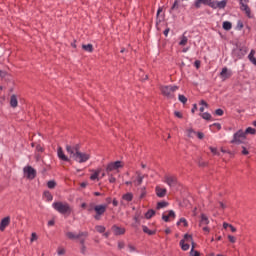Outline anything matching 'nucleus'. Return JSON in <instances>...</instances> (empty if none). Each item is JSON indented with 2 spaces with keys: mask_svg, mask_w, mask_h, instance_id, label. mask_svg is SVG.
I'll use <instances>...</instances> for the list:
<instances>
[{
  "mask_svg": "<svg viewBox=\"0 0 256 256\" xmlns=\"http://www.w3.org/2000/svg\"><path fill=\"white\" fill-rule=\"evenodd\" d=\"M237 29H238L239 31H241V29H243V22H242V21H238V23H237Z\"/></svg>",
  "mask_w": 256,
  "mask_h": 256,
  "instance_id": "680f3d73",
  "label": "nucleus"
},
{
  "mask_svg": "<svg viewBox=\"0 0 256 256\" xmlns=\"http://www.w3.org/2000/svg\"><path fill=\"white\" fill-rule=\"evenodd\" d=\"M180 247L182 251H189V244H185V240H180Z\"/></svg>",
  "mask_w": 256,
  "mask_h": 256,
  "instance_id": "cd10ccee",
  "label": "nucleus"
},
{
  "mask_svg": "<svg viewBox=\"0 0 256 256\" xmlns=\"http://www.w3.org/2000/svg\"><path fill=\"white\" fill-rule=\"evenodd\" d=\"M24 175H26L27 179H35L37 177V170H35L31 166H26L23 168Z\"/></svg>",
  "mask_w": 256,
  "mask_h": 256,
  "instance_id": "6e6552de",
  "label": "nucleus"
},
{
  "mask_svg": "<svg viewBox=\"0 0 256 256\" xmlns=\"http://www.w3.org/2000/svg\"><path fill=\"white\" fill-rule=\"evenodd\" d=\"M17 105H19V101L17 100V95L13 94L10 97V106L15 109L17 108Z\"/></svg>",
  "mask_w": 256,
  "mask_h": 256,
  "instance_id": "a211bd4d",
  "label": "nucleus"
},
{
  "mask_svg": "<svg viewBox=\"0 0 256 256\" xmlns=\"http://www.w3.org/2000/svg\"><path fill=\"white\" fill-rule=\"evenodd\" d=\"M114 235H125V228H121L117 225L112 226Z\"/></svg>",
  "mask_w": 256,
  "mask_h": 256,
  "instance_id": "f3484780",
  "label": "nucleus"
},
{
  "mask_svg": "<svg viewBox=\"0 0 256 256\" xmlns=\"http://www.w3.org/2000/svg\"><path fill=\"white\" fill-rule=\"evenodd\" d=\"M203 225H209V218L205 214H201L200 219V227H203Z\"/></svg>",
  "mask_w": 256,
  "mask_h": 256,
  "instance_id": "6ab92c4d",
  "label": "nucleus"
},
{
  "mask_svg": "<svg viewBox=\"0 0 256 256\" xmlns=\"http://www.w3.org/2000/svg\"><path fill=\"white\" fill-rule=\"evenodd\" d=\"M122 199L124 200V201H133V193H131V192H128V193H126V194H124L123 196H122Z\"/></svg>",
  "mask_w": 256,
  "mask_h": 256,
  "instance_id": "a878e982",
  "label": "nucleus"
},
{
  "mask_svg": "<svg viewBox=\"0 0 256 256\" xmlns=\"http://www.w3.org/2000/svg\"><path fill=\"white\" fill-rule=\"evenodd\" d=\"M196 135H197L198 139H204L205 138V134L203 132H196Z\"/></svg>",
  "mask_w": 256,
  "mask_h": 256,
  "instance_id": "6e6d98bb",
  "label": "nucleus"
},
{
  "mask_svg": "<svg viewBox=\"0 0 256 256\" xmlns=\"http://www.w3.org/2000/svg\"><path fill=\"white\" fill-rule=\"evenodd\" d=\"M79 239V241H80V245L81 246H85V239H87V237H80V238H78Z\"/></svg>",
  "mask_w": 256,
  "mask_h": 256,
  "instance_id": "13d9d810",
  "label": "nucleus"
},
{
  "mask_svg": "<svg viewBox=\"0 0 256 256\" xmlns=\"http://www.w3.org/2000/svg\"><path fill=\"white\" fill-rule=\"evenodd\" d=\"M189 41V39L187 38V36H185V33L182 35L181 40L179 42V45L181 47H185V45H187V42Z\"/></svg>",
  "mask_w": 256,
  "mask_h": 256,
  "instance_id": "bb28decb",
  "label": "nucleus"
},
{
  "mask_svg": "<svg viewBox=\"0 0 256 256\" xmlns=\"http://www.w3.org/2000/svg\"><path fill=\"white\" fill-rule=\"evenodd\" d=\"M47 187L48 189H55V187H57V183L54 180H50L47 183Z\"/></svg>",
  "mask_w": 256,
  "mask_h": 256,
  "instance_id": "c9c22d12",
  "label": "nucleus"
},
{
  "mask_svg": "<svg viewBox=\"0 0 256 256\" xmlns=\"http://www.w3.org/2000/svg\"><path fill=\"white\" fill-rule=\"evenodd\" d=\"M66 151L69 153L70 157L72 155H75V153H80L81 152V146L79 144H75L74 146L71 145H66Z\"/></svg>",
  "mask_w": 256,
  "mask_h": 256,
  "instance_id": "9d476101",
  "label": "nucleus"
},
{
  "mask_svg": "<svg viewBox=\"0 0 256 256\" xmlns=\"http://www.w3.org/2000/svg\"><path fill=\"white\" fill-rule=\"evenodd\" d=\"M210 151H211V153H213L214 155H220L219 152L217 151V148L210 147Z\"/></svg>",
  "mask_w": 256,
  "mask_h": 256,
  "instance_id": "052dcab7",
  "label": "nucleus"
},
{
  "mask_svg": "<svg viewBox=\"0 0 256 256\" xmlns=\"http://www.w3.org/2000/svg\"><path fill=\"white\" fill-rule=\"evenodd\" d=\"M174 115H175V117H177L178 119H183V114H182L181 112H179V111H175V112H174Z\"/></svg>",
  "mask_w": 256,
  "mask_h": 256,
  "instance_id": "3c124183",
  "label": "nucleus"
},
{
  "mask_svg": "<svg viewBox=\"0 0 256 256\" xmlns=\"http://www.w3.org/2000/svg\"><path fill=\"white\" fill-rule=\"evenodd\" d=\"M142 231L144 233H147V235H155L156 231L155 230H150L147 226L143 225L142 226Z\"/></svg>",
  "mask_w": 256,
  "mask_h": 256,
  "instance_id": "393cba45",
  "label": "nucleus"
},
{
  "mask_svg": "<svg viewBox=\"0 0 256 256\" xmlns=\"http://www.w3.org/2000/svg\"><path fill=\"white\" fill-rule=\"evenodd\" d=\"M240 5H241L240 9L245 12V14L247 15V17H249V19H251V8H249V6L247 5V2L240 1Z\"/></svg>",
  "mask_w": 256,
  "mask_h": 256,
  "instance_id": "ddd939ff",
  "label": "nucleus"
},
{
  "mask_svg": "<svg viewBox=\"0 0 256 256\" xmlns=\"http://www.w3.org/2000/svg\"><path fill=\"white\" fill-rule=\"evenodd\" d=\"M137 179H136V185L139 186L141 183H143V179H145V176L141 174V172H136Z\"/></svg>",
  "mask_w": 256,
  "mask_h": 256,
  "instance_id": "4be33fe9",
  "label": "nucleus"
},
{
  "mask_svg": "<svg viewBox=\"0 0 256 256\" xmlns=\"http://www.w3.org/2000/svg\"><path fill=\"white\" fill-rule=\"evenodd\" d=\"M66 237H68V239H71V240L81 239V237H89V232H87V231L81 232L80 231L78 234H75L73 232H67Z\"/></svg>",
  "mask_w": 256,
  "mask_h": 256,
  "instance_id": "1a4fd4ad",
  "label": "nucleus"
},
{
  "mask_svg": "<svg viewBox=\"0 0 256 256\" xmlns=\"http://www.w3.org/2000/svg\"><path fill=\"white\" fill-rule=\"evenodd\" d=\"M44 197L47 199V201H53V195H51V192L45 191Z\"/></svg>",
  "mask_w": 256,
  "mask_h": 256,
  "instance_id": "58836bf2",
  "label": "nucleus"
},
{
  "mask_svg": "<svg viewBox=\"0 0 256 256\" xmlns=\"http://www.w3.org/2000/svg\"><path fill=\"white\" fill-rule=\"evenodd\" d=\"M97 207V205H95V203H90V204H88V206H87V211L89 212V213H93V211H95V208Z\"/></svg>",
  "mask_w": 256,
  "mask_h": 256,
  "instance_id": "f704fd0d",
  "label": "nucleus"
},
{
  "mask_svg": "<svg viewBox=\"0 0 256 256\" xmlns=\"http://www.w3.org/2000/svg\"><path fill=\"white\" fill-rule=\"evenodd\" d=\"M168 216H169V219H170V218H171V219H175V211L170 210V211L168 212Z\"/></svg>",
  "mask_w": 256,
  "mask_h": 256,
  "instance_id": "864d4df0",
  "label": "nucleus"
},
{
  "mask_svg": "<svg viewBox=\"0 0 256 256\" xmlns=\"http://www.w3.org/2000/svg\"><path fill=\"white\" fill-rule=\"evenodd\" d=\"M101 173V169H98L90 176L91 181H95V179H99V174Z\"/></svg>",
  "mask_w": 256,
  "mask_h": 256,
  "instance_id": "7c9ffc66",
  "label": "nucleus"
},
{
  "mask_svg": "<svg viewBox=\"0 0 256 256\" xmlns=\"http://www.w3.org/2000/svg\"><path fill=\"white\" fill-rule=\"evenodd\" d=\"M177 9H179V0H175L172 7H171V11H176Z\"/></svg>",
  "mask_w": 256,
  "mask_h": 256,
  "instance_id": "79ce46f5",
  "label": "nucleus"
},
{
  "mask_svg": "<svg viewBox=\"0 0 256 256\" xmlns=\"http://www.w3.org/2000/svg\"><path fill=\"white\" fill-rule=\"evenodd\" d=\"M247 135L245 134V131L243 130H238L234 135L233 139L231 140V143L236 144V145H241L243 141H245Z\"/></svg>",
  "mask_w": 256,
  "mask_h": 256,
  "instance_id": "20e7f679",
  "label": "nucleus"
},
{
  "mask_svg": "<svg viewBox=\"0 0 256 256\" xmlns=\"http://www.w3.org/2000/svg\"><path fill=\"white\" fill-rule=\"evenodd\" d=\"M122 163L123 162H121V161L109 163L106 167V173L109 175V173H111V171H117V169H121L123 167Z\"/></svg>",
  "mask_w": 256,
  "mask_h": 256,
  "instance_id": "0eeeda50",
  "label": "nucleus"
},
{
  "mask_svg": "<svg viewBox=\"0 0 256 256\" xmlns=\"http://www.w3.org/2000/svg\"><path fill=\"white\" fill-rule=\"evenodd\" d=\"M95 229L98 233H105V226L97 225Z\"/></svg>",
  "mask_w": 256,
  "mask_h": 256,
  "instance_id": "a19ab883",
  "label": "nucleus"
},
{
  "mask_svg": "<svg viewBox=\"0 0 256 256\" xmlns=\"http://www.w3.org/2000/svg\"><path fill=\"white\" fill-rule=\"evenodd\" d=\"M153 215H155V210H153V209H150V210H148V211L145 213V217H146L147 219H151V217H153Z\"/></svg>",
  "mask_w": 256,
  "mask_h": 256,
  "instance_id": "e433bc0d",
  "label": "nucleus"
},
{
  "mask_svg": "<svg viewBox=\"0 0 256 256\" xmlns=\"http://www.w3.org/2000/svg\"><path fill=\"white\" fill-rule=\"evenodd\" d=\"M208 6L211 7L212 9H218L217 8V1L215 2V1L210 0L208 2Z\"/></svg>",
  "mask_w": 256,
  "mask_h": 256,
  "instance_id": "37998d69",
  "label": "nucleus"
},
{
  "mask_svg": "<svg viewBox=\"0 0 256 256\" xmlns=\"http://www.w3.org/2000/svg\"><path fill=\"white\" fill-rule=\"evenodd\" d=\"M162 219L165 221V223H169V215H162Z\"/></svg>",
  "mask_w": 256,
  "mask_h": 256,
  "instance_id": "0e129e2a",
  "label": "nucleus"
},
{
  "mask_svg": "<svg viewBox=\"0 0 256 256\" xmlns=\"http://www.w3.org/2000/svg\"><path fill=\"white\" fill-rule=\"evenodd\" d=\"M128 249H129L130 253H133L134 251H137V249L135 248V246H133V245H131V244L128 245Z\"/></svg>",
  "mask_w": 256,
  "mask_h": 256,
  "instance_id": "bf43d9fd",
  "label": "nucleus"
},
{
  "mask_svg": "<svg viewBox=\"0 0 256 256\" xmlns=\"http://www.w3.org/2000/svg\"><path fill=\"white\" fill-rule=\"evenodd\" d=\"M231 27H233V25L231 24V22H229V21L223 22V29H224L225 31H231Z\"/></svg>",
  "mask_w": 256,
  "mask_h": 256,
  "instance_id": "c756f323",
  "label": "nucleus"
},
{
  "mask_svg": "<svg viewBox=\"0 0 256 256\" xmlns=\"http://www.w3.org/2000/svg\"><path fill=\"white\" fill-rule=\"evenodd\" d=\"M246 54H247V50L245 48L236 47L233 50L234 57H238V59H241L242 57H245Z\"/></svg>",
  "mask_w": 256,
  "mask_h": 256,
  "instance_id": "9b49d317",
  "label": "nucleus"
},
{
  "mask_svg": "<svg viewBox=\"0 0 256 256\" xmlns=\"http://www.w3.org/2000/svg\"><path fill=\"white\" fill-rule=\"evenodd\" d=\"M228 239H229L230 243H235V241H237V238H235V236H231V235H228Z\"/></svg>",
  "mask_w": 256,
  "mask_h": 256,
  "instance_id": "4d7b16f0",
  "label": "nucleus"
},
{
  "mask_svg": "<svg viewBox=\"0 0 256 256\" xmlns=\"http://www.w3.org/2000/svg\"><path fill=\"white\" fill-rule=\"evenodd\" d=\"M167 205H169V203H167L166 201L158 202L156 209H163V208L167 207Z\"/></svg>",
  "mask_w": 256,
  "mask_h": 256,
  "instance_id": "473e14b6",
  "label": "nucleus"
},
{
  "mask_svg": "<svg viewBox=\"0 0 256 256\" xmlns=\"http://www.w3.org/2000/svg\"><path fill=\"white\" fill-rule=\"evenodd\" d=\"M242 155H249V150L245 146H242Z\"/></svg>",
  "mask_w": 256,
  "mask_h": 256,
  "instance_id": "5fc2aeb1",
  "label": "nucleus"
},
{
  "mask_svg": "<svg viewBox=\"0 0 256 256\" xmlns=\"http://www.w3.org/2000/svg\"><path fill=\"white\" fill-rule=\"evenodd\" d=\"M82 49L87 53H93V44H83Z\"/></svg>",
  "mask_w": 256,
  "mask_h": 256,
  "instance_id": "5701e85b",
  "label": "nucleus"
},
{
  "mask_svg": "<svg viewBox=\"0 0 256 256\" xmlns=\"http://www.w3.org/2000/svg\"><path fill=\"white\" fill-rule=\"evenodd\" d=\"M209 1L210 0H196L195 1L196 9H199L201 7V3H203L204 5H209Z\"/></svg>",
  "mask_w": 256,
  "mask_h": 256,
  "instance_id": "b1692460",
  "label": "nucleus"
},
{
  "mask_svg": "<svg viewBox=\"0 0 256 256\" xmlns=\"http://www.w3.org/2000/svg\"><path fill=\"white\" fill-rule=\"evenodd\" d=\"M52 207L61 215H71V212L73 211V208H71V205L67 202H54Z\"/></svg>",
  "mask_w": 256,
  "mask_h": 256,
  "instance_id": "f257e3e1",
  "label": "nucleus"
},
{
  "mask_svg": "<svg viewBox=\"0 0 256 256\" xmlns=\"http://www.w3.org/2000/svg\"><path fill=\"white\" fill-rule=\"evenodd\" d=\"M248 59L253 65L256 66V57H255V50H251V52L248 55Z\"/></svg>",
  "mask_w": 256,
  "mask_h": 256,
  "instance_id": "412c9836",
  "label": "nucleus"
},
{
  "mask_svg": "<svg viewBox=\"0 0 256 256\" xmlns=\"http://www.w3.org/2000/svg\"><path fill=\"white\" fill-rule=\"evenodd\" d=\"M181 223H184V227H187V220L185 218H180V220L177 222V225H181Z\"/></svg>",
  "mask_w": 256,
  "mask_h": 256,
  "instance_id": "8fccbe9b",
  "label": "nucleus"
},
{
  "mask_svg": "<svg viewBox=\"0 0 256 256\" xmlns=\"http://www.w3.org/2000/svg\"><path fill=\"white\" fill-rule=\"evenodd\" d=\"M179 89V86H160V91L164 97L167 99H175V91Z\"/></svg>",
  "mask_w": 256,
  "mask_h": 256,
  "instance_id": "f03ea898",
  "label": "nucleus"
},
{
  "mask_svg": "<svg viewBox=\"0 0 256 256\" xmlns=\"http://www.w3.org/2000/svg\"><path fill=\"white\" fill-rule=\"evenodd\" d=\"M70 158L76 161V163H87V160L91 159V155L85 152H75Z\"/></svg>",
  "mask_w": 256,
  "mask_h": 256,
  "instance_id": "7ed1b4c3",
  "label": "nucleus"
},
{
  "mask_svg": "<svg viewBox=\"0 0 256 256\" xmlns=\"http://www.w3.org/2000/svg\"><path fill=\"white\" fill-rule=\"evenodd\" d=\"M0 77L3 79L5 77H7V72L0 70Z\"/></svg>",
  "mask_w": 256,
  "mask_h": 256,
  "instance_id": "69168bd1",
  "label": "nucleus"
},
{
  "mask_svg": "<svg viewBox=\"0 0 256 256\" xmlns=\"http://www.w3.org/2000/svg\"><path fill=\"white\" fill-rule=\"evenodd\" d=\"M225 7H227V0H222L217 2L218 9H225Z\"/></svg>",
  "mask_w": 256,
  "mask_h": 256,
  "instance_id": "c85d7f7f",
  "label": "nucleus"
},
{
  "mask_svg": "<svg viewBox=\"0 0 256 256\" xmlns=\"http://www.w3.org/2000/svg\"><path fill=\"white\" fill-rule=\"evenodd\" d=\"M178 100L180 101V103H182L183 105H185L187 103V97H185V95L180 94L178 96Z\"/></svg>",
  "mask_w": 256,
  "mask_h": 256,
  "instance_id": "4c0bfd02",
  "label": "nucleus"
},
{
  "mask_svg": "<svg viewBox=\"0 0 256 256\" xmlns=\"http://www.w3.org/2000/svg\"><path fill=\"white\" fill-rule=\"evenodd\" d=\"M31 243H33V241H37V233L33 232L31 234V239H30Z\"/></svg>",
  "mask_w": 256,
  "mask_h": 256,
  "instance_id": "603ef678",
  "label": "nucleus"
},
{
  "mask_svg": "<svg viewBox=\"0 0 256 256\" xmlns=\"http://www.w3.org/2000/svg\"><path fill=\"white\" fill-rule=\"evenodd\" d=\"M190 255H191V256H201V253H199V251H196V250H195V246H193V247L191 248Z\"/></svg>",
  "mask_w": 256,
  "mask_h": 256,
  "instance_id": "ea45409f",
  "label": "nucleus"
},
{
  "mask_svg": "<svg viewBox=\"0 0 256 256\" xmlns=\"http://www.w3.org/2000/svg\"><path fill=\"white\" fill-rule=\"evenodd\" d=\"M244 133H245V135H255L256 130H255V128L248 127V128L244 131Z\"/></svg>",
  "mask_w": 256,
  "mask_h": 256,
  "instance_id": "72a5a7b5",
  "label": "nucleus"
},
{
  "mask_svg": "<svg viewBox=\"0 0 256 256\" xmlns=\"http://www.w3.org/2000/svg\"><path fill=\"white\" fill-rule=\"evenodd\" d=\"M164 183H166L170 189H173V187H179V181L177 180V177L173 175H165Z\"/></svg>",
  "mask_w": 256,
  "mask_h": 256,
  "instance_id": "423d86ee",
  "label": "nucleus"
},
{
  "mask_svg": "<svg viewBox=\"0 0 256 256\" xmlns=\"http://www.w3.org/2000/svg\"><path fill=\"white\" fill-rule=\"evenodd\" d=\"M187 133H188V137H193V135H197V132H195L193 128H189L187 130Z\"/></svg>",
  "mask_w": 256,
  "mask_h": 256,
  "instance_id": "a18cd8bd",
  "label": "nucleus"
},
{
  "mask_svg": "<svg viewBox=\"0 0 256 256\" xmlns=\"http://www.w3.org/2000/svg\"><path fill=\"white\" fill-rule=\"evenodd\" d=\"M9 223H11V217L7 216L3 218L0 223V231H5L9 227Z\"/></svg>",
  "mask_w": 256,
  "mask_h": 256,
  "instance_id": "4468645a",
  "label": "nucleus"
},
{
  "mask_svg": "<svg viewBox=\"0 0 256 256\" xmlns=\"http://www.w3.org/2000/svg\"><path fill=\"white\" fill-rule=\"evenodd\" d=\"M118 248L124 249L125 248V242H118Z\"/></svg>",
  "mask_w": 256,
  "mask_h": 256,
  "instance_id": "338daca9",
  "label": "nucleus"
},
{
  "mask_svg": "<svg viewBox=\"0 0 256 256\" xmlns=\"http://www.w3.org/2000/svg\"><path fill=\"white\" fill-rule=\"evenodd\" d=\"M199 167H207V162L203 161V159L199 158L198 160Z\"/></svg>",
  "mask_w": 256,
  "mask_h": 256,
  "instance_id": "49530a36",
  "label": "nucleus"
},
{
  "mask_svg": "<svg viewBox=\"0 0 256 256\" xmlns=\"http://www.w3.org/2000/svg\"><path fill=\"white\" fill-rule=\"evenodd\" d=\"M80 251H81L82 255H85V253H87V247L81 246Z\"/></svg>",
  "mask_w": 256,
  "mask_h": 256,
  "instance_id": "e2e57ef3",
  "label": "nucleus"
},
{
  "mask_svg": "<svg viewBox=\"0 0 256 256\" xmlns=\"http://www.w3.org/2000/svg\"><path fill=\"white\" fill-rule=\"evenodd\" d=\"M94 211L96 213L94 215V219L96 221H101V217H103V215H105V211H107V204L96 205Z\"/></svg>",
  "mask_w": 256,
  "mask_h": 256,
  "instance_id": "39448f33",
  "label": "nucleus"
},
{
  "mask_svg": "<svg viewBox=\"0 0 256 256\" xmlns=\"http://www.w3.org/2000/svg\"><path fill=\"white\" fill-rule=\"evenodd\" d=\"M57 156H58V159H60L61 161H66L68 163L71 161V159H69V157H67V155H65V152H63L62 147H58Z\"/></svg>",
  "mask_w": 256,
  "mask_h": 256,
  "instance_id": "f8f14e48",
  "label": "nucleus"
},
{
  "mask_svg": "<svg viewBox=\"0 0 256 256\" xmlns=\"http://www.w3.org/2000/svg\"><path fill=\"white\" fill-rule=\"evenodd\" d=\"M233 75L231 70L227 69V67H224L222 71L220 72V77L225 81V79H229Z\"/></svg>",
  "mask_w": 256,
  "mask_h": 256,
  "instance_id": "2eb2a0df",
  "label": "nucleus"
},
{
  "mask_svg": "<svg viewBox=\"0 0 256 256\" xmlns=\"http://www.w3.org/2000/svg\"><path fill=\"white\" fill-rule=\"evenodd\" d=\"M223 113H224L223 109H221V108H218L215 110V115H218V117L223 116Z\"/></svg>",
  "mask_w": 256,
  "mask_h": 256,
  "instance_id": "09e8293b",
  "label": "nucleus"
},
{
  "mask_svg": "<svg viewBox=\"0 0 256 256\" xmlns=\"http://www.w3.org/2000/svg\"><path fill=\"white\" fill-rule=\"evenodd\" d=\"M187 241L188 243H191L193 241V236L189 234L184 235V242Z\"/></svg>",
  "mask_w": 256,
  "mask_h": 256,
  "instance_id": "c03bdc74",
  "label": "nucleus"
},
{
  "mask_svg": "<svg viewBox=\"0 0 256 256\" xmlns=\"http://www.w3.org/2000/svg\"><path fill=\"white\" fill-rule=\"evenodd\" d=\"M200 117H202V119H205V121H211V114L209 112H204L200 114Z\"/></svg>",
  "mask_w": 256,
  "mask_h": 256,
  "instance_id": "2f4dec72",
  "label": "nucleus"
},
{
  "mask_svg": "<svg viewBox=\"0 0 256 256\" xmlns=\"http://www.w3.org/2000/svg\"><path fill=\"white\" fill-rule=\"evenodd\" d=\"M155 191H156L157 197H159L160 199H163V197H165V195H167V189H165V188L156 186Z\"/></svg>",
  "mask_w": 256,
  "mask_h": 256,
  "instance_id": "dca6fc26",
  "label": "nucleus"
},
{
  "mask_svg": "<svg viewBox=\"0 0 256 256\" xmlns=\"http://www.w3.org/2000/svg\"><path fill=\"white\" fill-rule=\"evenodd\" d=\"M141 213L139 212H136L135 215H134V221L136 224H132V227H137V225H141Z\"/></svg>",
  "mask_w": 256,
  "mask_h": 256,
  "instance_id": "aec40b11",
  "label": "nucleus"
},
{
  "mask_svg": "<svg viewBox=\"0 0 256 256\" xmlns=\"http://www.w3.org/2000/svg\"><path fill=\"white\" fill-rule=\"evenodd\" d=\"M140 191H141V194L139 199H143L147 195V191H145V187L141 188Z\"/></svg>",
  "mask_w": 256,
  "mask_h": 256,
  "instance_id": "de8ad7c7",
  "label": "nucleus"
},
{
  "mask_svg": "<svg viewBox=\"0 0 256 256\" xmlns=\"http://www.w3.org/2000/svg\"><path fill=\"white\" fill-rule=\"evenodd\" d=\"M115 181H116L115 177H113L112 175H110L109 182H110V183H115Z\"/></svg>",
  "mask_w": 256,
  "mask_h": 256,
  "instance_id": "774afa93",
  "label": "nucleus"
}]
</instances>
